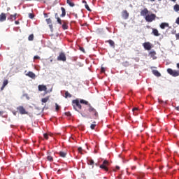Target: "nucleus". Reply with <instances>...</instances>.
Returning a JSON list of instances; mask_svg holds the SVG:
<instances>
[{
	"instance_id": "1",
	"label": "nucleus",
	"mask_w": 179,
	"mask_h": 179,
	"mask_svg": "<svg viewBox=\"0 0 179 179\" xmlns=\"http://www.w3.org/2000/svg\"><path fill=\"white\" fill-rule=\"evenodd\" d=\"M72 106L74 110H76V111H79V110H82V105H80V102H79V99L73 100Z\"/></svg>"
},
{
	"instance_id": "2",
	"label": "nucleus",
	"mask_w": 179,
	"mask_h": 179,
	"mask_svg": "<svg viewBox=\"0 0 179 179\" xmlns=\"http://www.w3.org/2000/svg\"><path fill=\"white\" fill-rule=\"evenodd\" d=\"M88 111L90 113H92L94 115L95 120H99V113H97V110L94 109V108L92 107L90 104H89V109Z\"/></svg>"
},
{
	"instance_id": "3",
	"label": "nucleus",
	"mask_w": 179,
	"mask_h": 179,
	"mask_svg": "<svg viewBox=\"0 0 179 179\" xmlns=\"http://www.w3.org/2000/svg\"><path fill=\"white\" fill-rule=\"evenodd\" d=\"M108 166H110V162L107 160H104L103 164L99 166L100 169L104 170L105 171H108Z\"/></svg>"
},
{
	"instance_id": "4",
	"label": "nucleus",
	"mask_w": 179,
	"mask_h": 179,
	"mask_svg": "<svg viewBox=\"0 0 179 179\" xmlns=\"http://www.w3.org/2000/svg\"><path fill=\"white\" fill-rule=\"evenodd\" d=\"M146 22H152L153 20H156V15L155 14L152 13L151 15H147L145 17Z\"/></svg>"
},
{
	"instance_id": "5",
	"label": "nucleus",
	"mask_w": 179,
	"mask_h": 179,
	"mask_svg": "<svg viewBox=\"0 0 179 179\" xmlns=\"http://www.w3.org/2000/svg\"><path fill=\"white\" fill-rule=\"evenodd\" d=\"M167 72H168V73H169V75H171L172 76H173L175 78L177 76H179V71L173 70L171 69H168Z\"/></svg>"
},
{
	"instance_id": "6",
	"label": "nucleus",
	"mask_w": 179,
	"mask_h": 179,
	"mask_svg": "<svg viewBox=\"0 0 179 179\" xmlns=\"http://www.w3.org/2000/svg\"><path fill=\"white\" fill-rule=\"evenodd\" d=\"M57 61H62L63 62L66 61V55L64 52L59 53V56L57 57Z\"/></svg>"
},
{
	"instance_id": "7",
	"label": "nucleus",
	"mask_w": 179,
	"mask_h": 179,
	"mask_svg": "<svg viewBox=\"0 0 179 179\" xmlns=\"http://www.w3.org/2000/svg\"><path fill=\"white\" fill-rule=\"evenodd\" d=\"M17 111L20 113V114L24 115V114H29L27 111H26V109H24V107L20 106L17 108Z\"/></svg>"
},
{
	"instance_id": "8",
	"label": "nucleus",
	"mask_w": 179,
	"mask_h": 179,
	"mask_svg": "<svg viewBox=\"0 0 179 179\" xmlns=\"http://www.w3.org/2000/svg\"><path fill=\"white\" fill-rule=\"evenodd\" d=\"M143 46L145 48V50H147L148 51H150V50H152V43H150V42H145L143 44Z\"/></svg>"
},
{
	"instance_id": "9",
	"label": "nucleus",
	"mask_w": 179,
	"mask_h": 179,
	"mask_svg": "<svg viewBox=\"0 0 179 179\" xmlns=\"http://www.w3.org/2000/svg\"><path fill=\"white\" fill-rule=\"evenodd\" d=\"M122 17L127 20L129 17V13L127 11V10H124L122 12Z\"/></svg>"
},
{
	"instance_id": "10",
	"label": "nucleus",
	"mask_w": 179,
	"mask_h": 179,
	"mask_svg": "<svg viewBox=\"0 0 179 179\" xmlns=\"http://www.w3.org/2000/svg\"><path fill=\"white\" fill-rule=\"evenodd\" d=\"M38 89L39 92H47V86L44 85H39L38 86Z\"/></svg>"
},
{
	"instance_id": "11",
	"label": "nucleus",
	"mask_w": 179,
	"mask_h": 179,
	"mask_svg": "<svg viewBox=\"0 0 179 179\" xmlns=\"http://www.w3.org/2000/svg\"><path fill=\"white\" fill-rule=\"evenodd\" d=\"M17 16V13H15L14 15H10V16L8 17V20H10V22H13V20H16Z\"/></svg>"
},
{
	"instance_id": "12",
	"label": "nucleus",
	"mask_w": 179,
	"mask_h": 179,
	"mask_svg": "<svg viewBox=\"0 0 179 179\" xmlns=\"http://www.w3.org/2000/svg\"><path fill=\"white\" fill-rule=\"evenodd\" d=\"M6 20V14L5 13H1L0 14V22H5Z\"/></svg>"
},
{
	"instance_id": "13",
	"label": "nucleus",
	"mask_w": 179,
	"mask_h": 179,
	"mask_svg": "<svg viewBox=\"0 0 179 179\" xmlns=\"http://www.w3.org/2000/svg\"><path fill=\"white\" fill-rule=\"evenodd\" d=\"M148 13H149V10L144 8L141 11V16H148Z\"/></svg>"
},
{
	"instance_id": "14",
	"label": "nucleus",
	"mask_w": 179,
	"mask_h": 179,
	"mask_svg": "<svg viewBox=\"0 0 179 179\" xmlns=\"http://www.w3.org/2000/svg\"><path fill=\"white\" fill-rule=\"evenodd\" d=\"M149 55L150 56L151 58H152V59H156V58H157L156 57V52L155 51L150 52Z\"/></svg>"
},
{
	"instance_id": "15",
	"label": "nucleus",
	"mask_w": 179,
	"mask_h": 179,
	"mask_svg": "<svg viewBox=\"0 0 179 179\" xmlns=\"http://www.w3.org/2000/svg\"><path fill=\"white\" fill-rule=\"evenodd\" d=\"M27 76L31 78V79H34L36 78V74L31 71H29L28 73H27Z\"/></svg>"
},
{
	"instance_id": "16",
	"label": "nucleus",
	"mask_w": 179,
	"mask_h": 179,
	"mask_svg": "<svg viewBox=\"0 0 179 179\" xmlns=\"http://www.w3.org/2000/svg\"><path fill=\"white\" fill-rule=\"evenodd\" d=\"M152 34H154V36H155L156 37H159V36H160L159 31L155 28L152 29Z\"/></svg>"
},
{
	"instance_id": "17",
	"label": "nucleus",
	"mask_w": 179,
	"mask_h": 179,
	"mask_svg": "<svg viewBox=\"0 0 179 179\" xmlns=\"http://www.w3.org/2000/svg\"><path fill=\"white\" fill-rule=\"evenodd\" d=\"M152 73L155 76H157V78L162 76V74H160V72H159L157 70H153Z\"/></svg>"
},
{
	"instance_id": "18",
	"label": "nucleus",
	"mask_w": 179,
	"mask_h": 179,
	"mask_svg": "<svg viewBox=\"0 0 179 179\" xmlns=\"http://www.w3.org/2000/svg\"><path fill=\"white\" fill-rule=\"evenodd\" d=\"M160 27H161L162 29H166V27H169V23L162 22V23L160 24Z\"/></svg>"
},
{
	"instance_id": "19",
	"label": "nucleus",
	"mask_w": 179,
	"mask_h": 179,
	"mask_svg": "<svg viewBox=\"0 0 179 179\" xmlns=\"http://www.w3.org/2000/svg\"><path fill=\"white\" fill-rule=\"evenodd\" d=\"M61 10H62V15H61V17H64V16L66 15V11L65 10V8L64 7H62L61 8Z\"/></svg>"
},
{
	"instance_id": "20",
	"label": "nucleus",
	"mask_w": 179,
	"mask_h": 179,
	"mask_svg": "<svg viewBox=\"0 0 179 179\" xmlns=\"http://www.w3.org/2000/svg\"><path fill=\"white\" fill-rule=\"evenodd\" d=\"M64 97L65 99H68V98L71 99V97H72V94H71L69 92L66 91L64 94Z\"/></svg>"
},
{
	"instance_id": "21",
	"label": "nucleus",
	"mask_w": 179,
	"mask_h": 179,
	"mask_svg": "<svg viewBox=\"0 0 179 179\" xmlns=\"http://www.w3.org/2000/svg\"><path fill=\"white\" fill-rule=\"evenodd\" d=\"M62 27L64 30L68 29V24H66V22H65V21H63V24L62 25Z\"/></svg>"
},
{
	"instance_id": "22",
	"label": "nucleus",
	"mask_w": 179,
	"mask_h": 179,
	"mask_svg": "<svg viewBox=\"0 0 179 179\" xmlns=\"http://www.w3.org/2000/svg\"><path fill=\"white\" fill-rule=\"evenodd\" d=\"M60 157H66V152L60 151L59 152Z\"/></svg>"
},
{
	"instance_id": "23",
	"label": "nucleus",
	"mask_w": 179,
	"mask_h": 179,
	"mask_svg": "<svg viewBox=\"0 0 179 179\" xmlns=\"http://www.w3.org/2000/svg\"><path fill=\"white\" fill-rule=\"evenodd\" d=\"M108 43H109L110 47H113V48L115 47V43H114L113 40L108 41Z\"/></svg>"
},
{
	"instance_id": "24",
	"label": "nucleus",
	"mask_w": 179,
	"mask_h": 179,
	"mask_svg": "<svg viewBox=\"0 0 179 179\" xmlns=\"http://www.w3.org/2000/svg\"><path fill=\"white\" fill-rule=\"evenodd\" d=\"M8 83V80H4L3 83V86L1 87V90H2L3 89H5V86H6Z\"/></svg>"
},
{
	"instance_id": "25",
	"label": "nucleus",
	"mask_w": 179,
	"mask_h": 179,
	"mask_svg": "<svg viewBox=\"0 0 179 179\" xmlns=\"http://www.w3.org/2000/svg\"><path fill=\"white\" fill-rule=\"evenodd\" d=\"M66 2L69 6H71V8H73L75 6V3H73L71 0H66Z\"/></svg>"
},
{
	"instance_id": "26",
	"label": "nucleus",
	"mask_w": 179,
	"mask_h": 179,
	"mask_svg": "<svg viewBox=\"0 0 179 179\" xmlns=\"http://www.w3.org/2000/svg\"><path fill=\"white\" fill-rule=\"evenodd\" d=\"M50 100V96H46L41 99L42 103H47Z\"/></svg>"
},
{
	"instance_id": "27",
	"label": "nucleus",
	"mask_w": 179,
	"mask_h": 179,
	"mask_svg": "<svg viewBox=\"0 0 179 179\" xmlns=\"http://www.w3.org/2000/svg\"><path fill=\"white\" fill-rule=\"evenodd\" d=\"M81 104H85L87 106L89 104V102L87 101H85V99H80L79 101Z\"/></svg>"
},
{
	"instance_id": "28",
	"label": "nucleus",
	"mask_w": 179,
	"mask_h": 179,
	"mask_svg": "<svg viewBox=\"0 0 179 179\" xmlns=\"http://www.w3.org/2000/svg\"><path fill=\"white\" fill-rule=\"evenodd\" d=\"M173 10H175V12H179V5L178 4H176L173 6Z\"/></svg>"
},
{
	"instance_id": "29",
	"label": "nucleus",
	"mask_w": 179,
	"mask_h": 179,
	"mask_svg": "<svg viewBox=\"0 0 179 179\" xmlns=\"http://www.w3.org/2000/svg\"><path fill=\"white\" fill-rule=\"evenodd\" d=\"M28 40L29 41H33V40H34V35L33 34L29 35L28 37Z\"/></svg>"
},
{
	"instance_id": "30",
	"label": "nucleus",
	"mask_w": 179,
	"mask_h": 179,
	"mask_svg": "<svg viewBox=\"0 0 179 179\" xmlns=\"http://www.w3.org/2000/svg\"><path fill=\"white\" fill-rule=\"evenodd\" d=\"M132 111H133L134 114L135 115H136V114H138V111H139V109H138V108H134L132 109Z\"/></svg>"
},
{
	"instance_id": "31",
	"label": "nucleus",
	"mask_w": 179,
	"mask_h": 179,
	"mask_svg": "<svg viewBox=\"0 0 179 179\" xmlns=\"http://www.w3.org/2000/svg\"><path fill=\"white\" fill-rule=\"evenodd\" d=\"M47 159H48V162L54 161V159L52 158V156H51V155H48Z\"/></svg>"
},
{
	"instance_id": "32",
	"label": "nucleus",
	"mask_w": 179,
	"mask_h": 179,
	"mask_svg": "<svg viewBox=\"0 0 179 179\" xmlns=\"http://www.w3.org/2000/svg\"><path fill=\"white\" fill-rule=\"evenodd\" d=\"M88 164H90V166H93V164H94V161L93 159H89Z\"/></svg>"
},
{
	"instance_id": "33",
	"label": "nucleus",
	"mask_w": 179,
	"mask_h": 179,
	"mask_svg": "<svg viewBox=\"0 0 179 179\" xmlns=\"http://www.w3.org/2000/svg\"><path fill=\"white\" fill-rule=\"evenodd\" d=\"M96 122H93V124L90 125L91 129H94V128H96Z\"/></svg>"
},
{
	"instance_id": "34",
	"label": "nucleus",
	"mask_w": 179,
	"mask_h": 179,
	"mask_svg": "<svg viewBox=\"0 0 179 179\" xmlns=\"http://www.w3.org/2000/svg\"><path fill=\"white\" fill-rule=\"evenodd\" d=\"M85 9H87V10H88L89 12H92V9H90V7H89V5L85 4Z\"/></svg>"
},
{
	"instance_id": "35",
	"label": "nucleus",
	"mask_w": 179,
	"mask_h": 179,
	"mask_svg": "<svg viewBox=\"0 0 179 179\" xmlns=\"http://www.w3.org/2000/svg\"><path fill=\"white\" fill-rule=\"evenodd\" d=\"M46 22L48 23V24H51V23H52V21L51 20V18H48L46 19Z\"/></svg>"
},
{
	"instance_id": "36",
	"label": "nucleus",
	"mask_w": 179,
	"mask_h": 179,
	"mask_svg": "<svg viewBox=\"0 0 179 179\" xmlns=\"http://www.w3.org/2000/svg\"><path fill=\"white\" fill-rule=\"evenodd\" d=\"M57 20L59 24H62V20H61V18H59V17H57Z\"/></svg>"
},
{
	"instance_id": "37",
	"label": "nucleus",
	"mask_w": 179,
	"mask_h": 179,
	"mask_svg": "<svg viewBox=\"0 0 179 179\" xmlns=\"http://www.w3.org/2000/svg\"><path fill=\"white\" fill-rule=\"evenodd\" d=\"M29 17L30 19H34V15L33 13H29Z\"/></svg>"
},
{
	"instance_id": "38",
	"label": "nucleus",
	"mask_w": 179,
	"mask_h": 179,
	"mask_svg": "<svg viewBox=\"0 0 179 179\" xmlns=\"http://www.w3.org/2000/svg\"><path fill=\"white\" fill-rule=\"evenodd\" d=\"M43 136H44L45 139H48V134H44Z\"/></svg>"
},
{
	"instance_id": "39",
	"label": "nucleus",
	"mask_w": 179,
	"mask_h": 179,
	"mask_svg": "<svg viewBox=\"0 0 179 179\" xmlns=\"http://www.w3.org/2000/svg\"><path fill=\"white\" fill-rule=\"evenodd\" d=\"M82 150H83L82 147H79L78 148V151L79 152V153H82Z\"/></svg>"
},
{
	"instance_id": "40",
	"label": "nucleus",
	"mask_w": 179,
	"mask_h": 179,
	"mask_svg": "<svg viewBox=\"0 0 179 179\" xmlns=\"http://www.w3.org/2000/svg\"><path fill=\"white\" fill-rule=\"evenodd\" d=\"M56 106V111H58L59 110V106L57 105V103H55Z\"/></svg>"
},
{
	"instance_id": "41",
	"label": "nucleus",
	"mask_w": 179,
	"mask_h": 179,
	"mask_svg": "<svg viewBox=\"0 0 179 179\" xmlns=\"http://www.w3.org/2000/svg\"><path fill=\"white\" fill-rule=\"evenodd\" d=\"M65 114H66V115H67V117H71V113L70 112H66Z\"/></svg>"
},
{
	"instance_id": "42",
	"label": "nucleus",
	"mask_w": 179,
	"mask_h": 179,
	"mask_svg": "<svg viewBox=\"0 0 179 179\" xmlns=\"http://www.w3.org/2000/svg\"><path fill=\"white\" fill-rule=\"evenodd\" d=\"M101 72H106V69H104V67H101Z\"/></svg>"
},
{
	"instance_id": "43",
	"label": "nucleus",
	"mask_w": 179,
	"mask_h": 179,
	"mask_svg": "<svg viewBox=\"0 0 179 179\" xmlns=\"http://www.w3.org/2000/svg\"><path fill=\"white\" fill-rule=\"evenodd\" d=\"M34 59H40V56H34Z\"/></svg>"
},
{
	"instance_id": "44",
	"label": "nucleus",
	"mask_w": 179,
	"mask_h": 179,
	"mask_svg": "<svg viewBox=\"0 0 179 179\" xmlns=\"http://www.w3.org/2000/svg\"><path fill=\"white\" fill-rule=\"evenodd\" d=\"M176 23L179 24V17L176 19Z\"/></svg>"
},
{
	"instance_id": "45",
	"label": "nucleus",
	"mask_w": 179,
	"mask_h": 179,
	"mask_svg": "<svg viewBox=\"0 0 179 179\" xmlns=\"http://www.w3.org/2000/svg\"><path fill=\"white\" fill-rule=\"evenodd\" d=\"M176 37L177 40H179V33L176 34Z\"/></svg>"
},
{
	"instance_id": "46",
	"label": "nucleus",
	"mask_w": 179,
	"mask_h": 179,
	"mask_svg": "<svg viewBox=\"0 0 179 179\" xmlns=\"http://www.w3.org/2000/svg\"><path fill=\"white\" fill-rule=\"evenodd\" d=\"M83 3H85V5H87V2H86L85 0H83Z\"/></svg>"
},
{
	"instance_id": "47",
	"label": "nucleus",
	"mask_w": 179,
	"mask_h": 179,
	"mask_svg": "<svg viewBox=\"0 0 179 179\" xmlns=\"http://www.w3.org/2000/svg\"><path fill=\"white\" fill-rule=\"evenodd\" d=\"M80 50L85 52V49H83V48H80Z\"/></svg>"
},
{
	"instance_id": "48",
	"label": "nucleus",
	"mask_w": 179,
	"mask_h": 179,
	"mask_svg": "<svg viewBox=\"0 0 179 179\" xmlns=\"http://www.w3.org/2000/svg\"><path fill=\"white\" fill-rule=\"evenodd\" d=\"M15 24H19L20 22H19V21H15Z\"/></svg>"
},
{
	"instance_id": "49",
	"label": "nucleus",
	"mask_w": 179,
	"mask_h": 179,
	"mask_svg": "<svg viewBox=\"0 0 179 179\" xmlns=\"http://www.w3.org/2000/svg\"><path fill=\"white\" fill-rule=\"evenodd\" d=\"M176 110H177L178 111H179V106H177V107L176 108Z\"/></svg>"
},
{
	"instance_id": "50",
	"label": "nucleus",
	"mask_w": 179,
	"mask_h": 179,
	"mask_svg": "<svg viewBox=\"0 0 179 179\" xmlns=\"http://www.w3.org/2000/svg\"><path fill=\"white\" fill-rule=\"evenodd\" d=\"M116 170H120V166H116Z\"/></svg>"
},
{
	"instance_id": "51",
	"label": "nucleus",
	"mask_w": 179,
	"mask_h": 179,
	"mask_svg": "<svg viewBox=\"0 0 179 179\" xmlns=\"http://www.w3.org/2000/svg\"><path fill=\"white\" fill-rule=\"evenodd\" d=\"M2 114H3V112L0 111V115H2Z\"/></svg>"
},
{
	"instance_id": "52",
	"label": "nucleus",
	"mask_w": 179,
	"mask_h": 179,
	"mask_svg": "<svg viewBox=\"0 0 179 179\" xmlns=\"http://www.w3.org/2000/svg\"><path fill=\"white\" fill-rule=\"evenodd\" d=\"M49 27H50V29H52V24L49 25Z\"/></svg>"
},
{
	"instance_id": "53",
	"label": "nucleus",
	"mask_w": 179,
	"mask_h": 179,
	"mask_svg": "<svg viewBox=\"0 0 179 179\" xmlns=\"http://www.w3.org/2000/svg\"><path fill=\"white\" fill-rule=\"evenodd\" d=\"M177 68L179 69V63L177 64Z\"/></svg>"
},
{
	"instance_id": "54",
	"label": "nucleus",
	"mask_w": 179,
	"mask_h": 179,
	"mask_svg": "<svg viewBox=\"0 0 179 179\" xmlns=\"http://www.w3.org/2000/svg\"><path fill=\"white\" fill-rule=\"evenodd\" d=\"M171 1H172L173 2H176V1H177V0H171Z\"/></svg>"
},
{
	"instance_id": "55",
	"label": "nucleus",
	"mask_w": 179,
	"mask_h": 179,
	"mask_svg": "<svg viewBox=\"0 0 179 179\" xmlns=\"http://www.w3.org/2000/svg\"><path fill=\"white\" fill-rule=\"evenodd\" d=\"M151 2H155V0H150Z\"/></svg>"
},
{
	"instance_id": "56",
	"label": "nucleus",
	"mask_w": 179,
	"mask_h": 179,
	"mask_svg": "<svg viewBox=\"0 0 179 179\" xmlns=\"http://www.w3.org/2000/svg\"><path fill=\"white\" fill-rule=\"evenodd\" d=\"M22 1H31V0H22Z\"/></svg>"
},
{
	"instance_id": "57",
	"label": "nucleus",
	"mask_w": 179,
	"mask_h": 179,
	"mask_svg": "<svg viewBox=\"0 0 179 179\" xmlns=\"http://www.w3.org/2000/svg\"><path fill=\"white\" fill-rule=\"evenodd\" d=\"M9 9H10V8H8V10H9Z\"/></svg>"
}]
</instances>
